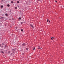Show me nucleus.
<instances>
[{
    "mask_svg": "<svg viewBox=\"0 0 64 64\" xmlns=\"http://www.w3.org/2000/svg\"><path fill=\"white\" fill-rule=\"evenodd\" d=\"M2 44V45H3H3H4V44Z\"/></svg>",
    "mask_w": 64,
    "mask_h": 64,
    "instance_id": "bb28decb",
    "label": "nucleus"
},
{
    "mask_svg": "<svg viewBox=\"0 0 64 64\" xmlns=\"http://www.w3.org/2000/svg\"><path fill=\"white\" fill-rule=\"evenodd\" d=\"M22 46H24L26 45V44L25 43H24L22 44Z\"/></svg>",
    "mask_w": 64,
    "mask_h": 64,
    "instance_id": "f257e3e1",
    "label": "nucleus"
},
{
    "mask_svg": "<svg viewBox=\"0 0 64 64\" xmlns=\"http://www.w3.org/2000/svg\"><path fill=\"white\" fill-rule=\"evenodd\" d=\"M3 1V0H2V1Z\"/></svg>",
    "mask_w": 64,
    "mask_h": 64,
    "instance_id": "7c9ffc66",
    "label": "nucleus"
},
{
    "mask_svg": "<svg viewBox=\"0 0 64 64\" xmlns=\"http://www.w3.org/2000/svg\"><path fill=\"white\" fill-rule=\"evenodd\" d=\"M53 39H54V37H52L51 38V39L52 40H53Z\"/></svg>",
    "mask_w": 64,
    "mask_h": 64,
    "instance_id": "39448f33",
    "label": "nucleus"
},
{
    "mask_svg": "<svg viewBox=\"0 0 64 64\" xmlns=\"http://www.w3.org/2000/svg\"><path fill=\"white\" fill-rule=\"evenodd\" d=\"M2 44H0V47H1V46Z\"/></svg>",
    "mask_w": 64,
    "mask_h": 64,
    "instance_id": "412c9836",
    "label": "nucleus"
},
{
    "mask_svg": "<svg viewBox=\"0 0 64 64\" xmlns=\"http://www.w3.org/2000/svg\"><path fill=\"white\" fill-rule=\"evenodd\" d=\"M19 3V1H17V3Z\"/></svg>",
    "mask_w": 64,
    "mask_h": 64,
    "instance_id": "9d476101",
    "label": "nucleus"
},
{
    "mask_svg": "<svg viewBox=\"0 0 64 64\" xmlns=\"http://www.w3.org/2000/svg\"><path fill=\"white\" fill-rule=\"evenodd\" d=\"M8 53H10V51H8Z\"/></svg>",
    "mask_w": 64,
    "mask_h": 64,
    "instance_id": "6ab92c4d",
    "label": "nucleus"
},
{
    "mask_svg": "<svg viewBox=\"0 0 64 64\" xmlns=\"http://www.w3.org/2000/svg\"><path fill=\"white\" fill-rule=\"evenodd\" d=\"M14 8L15 9H17V7L15 6L14 7Z\"/></svg>",
    "mask_w": 64,
    "mask_h": 64,
    "instance_id": "7ed1b4c3",
    "label": "nucleus"
},
{
    "mask_svg": "<svg viewBox=\"0 0 64 64\" xmlns=\"http://www.w3.org/2000/svg\"><path fill=\"white\" fill-rule=\"evenodd\" d=\"M48 21H49V20L48 19L47 20V22H48Z\"/></svg>",
    "mask_w": 64,
    "mask_h": 64,
    "instance_id": "9b49d317",
    "label": "nucleus"
},
{
    "mask_svg": "<svg viewBox=\"0 0 64 64\" xmlns=\"http://www.w3.org/2000/svg\"><path fill=\"white\" fill-rule=\"evenodd\" d=\"M55 2H57V1L56 0Z\"/></svg>",
    "mask_w": 64,
    "mask_h": 64,
    "instance_id": "5701e85b",
    "label": "nucleus"
},
{
    "mask_svg": "<svg viewBox=\"0 0 64 64\" xmlns=\"http://www.w3.org/2000/svg\"><path fill=\"white\" fill-rule=\"evenodd\" d=\"M7 6H8V7H9V6H10V5L9 4H8Z\"/></svg>",
    "mask_w": 64,
    "mask_h": 64,
    "instance_id": "0eeeda50",
    "label": "nucleus"
},
{
    "mask_svg": "<svg viewBox=\"0 0 64 64\" xmlns=\"http://www.w3.org/2000/svg\"><path fill=\"white\" fill-rule=\"evenodd\" d=\"M11 3H13L14 2H13V1H11Z\"/></svg>",
    "mask_w": 64,
    "mask_h": 64,
    "instance_id": "1a4fd4ad",
    "label": "nucleus"
},
{
    "mask_svg": "<svg viewBox=\"0 0 64 64\" xmlns=\"http://www.w3.org/2000/svg\"><path fill=\"white\" fill-rule=\"evenodd\" d=\"M3 46H2V48H3Z\"/></svg>",
    "mask_w": 64,
    "mask_h": 64,
    "instance_id": "393cba45",
    "label": "nucleus"
},
{
    "mask_svg": "<svg viewBox=\"0 0 64 64\" xmlns=\"http://www.w3.org/2000/svg\"><path fill=\"white\" fill-rule=\"evenodd\" d=\"M38 49H41V48H38Z\"/></svg>",
    "mask_w": 64,
    "mask_h": 64,
    "instance_id": "aec40b11",
    "label": "nucleus"
},
{
    "mask_svg": "<svg viewBox=\"0 0 64 64\" xmlns=\"http://www.w3.org/2000/svg\"><path fill=\"white\" fill-rule=\"evenodd\" d=\"M6 47H7V45H6L4 46V47H5V48H6Z\"/></svg>",
    "mask_w": 64,
    "mask_h": 64,
    "instance_id": "4468645a",
    "label": "nucleus"
},
{
    "mask_svg": "<svg viewBox=\"0 0 64 64\" xmlns=\"http://www.w3.org/2000/svg\"><path fill=\"white\" fill-rule=\"evenodd\" d=\"M16 29H17V28H18V27L17 26H16Z\"/></svg>",
    "mask_w": 64,
    "mask_h": 64,
    "instance_id": "a211bd4d",
    "label": "nucleus"
},
{
    "mask_svg": "<svg viewBox=\"0 0 64 64\" xmlns=\"http://www.w3.org/2000/svg\"><path fill=\"white\" fill-rule=\"evenodd\" d=\"M57 15V14H56V15Z\"/></svg>",
    "mask_w": 64,
    "mask_h": 64,
    "instance_id": "c756f323",
    "label": "nucleus"
},
{
    "mask_svg": "<svg viewBox=\"0 0 64 64\" xmlns=\"http://www.w3.org/2000/svg\"><path fill=\"white\" fill-rule=\"evenodd\" d=\"M30 26L32 27V28H34V27H33V25H32V24H30Z\"/></svg>",
    "mask_w": 64,
    "mask_h": 64,
    "instance_id": "f03ea898",
    "label": "nucleus"
},
{
    "mask_svg": "<svg viewBox=\"0 0 64 64\" xmlns=\"http://www.w3.org/2000/svg\"><path fill=\"white\" fill-rule=\"evenodd\" d=\"M19 20H21V18H20V17L19 18Z\"/></svg>",
    "mask_w": 64,
    "mask_h": 64,
    "instance_id": "ddd939ff",
    "label": "nucleus"
},
{
    "mask_svg": "<svg viewBox=\"0 0 64 64\" xmlns=\"http://www.w3.org/2000/svg\"><path fill=\"white\" fill-rule=\"evenodd\" d=\"M50 21H49V23H50Z\"/></svg>",
    "mask_w": 64,
    "mask_h": 64,
    "instance_id": "b1692460",
    "label": "nucleus"
},
{
    "mask_svg": "<svg viewBox=\"0 0 64 64\" xmlns=\"http://www.w3.org/2000/svg\"><path fill=\"white\" fill-rule=\"evenodd\" d=\"M14 49H12V51H13L14 50Z\"/></svg>",
    "mask_w": 64,
    "mask_h": 64,
    "instance_id": "cd10ccee",
    "label": "nucleus"
},
{
    "mask_svg": "<svg viewBox=\"0 0 64 64\" xmlns=\"http://www.w3.org/2000/svg\"><path fill=\"white\" fill-rule=\"evenodd\" d=\"M21 31H22V32H23V29H22L21 30Z\"/></svg>",
    "mask_w": 64,
    "mask_h": 64,
    "instance_id": "423d86ee",
    "label": "nucleus"
},
{
    "mask_svg": "<svg viewBox=\"0 0 64 64\" xmlns=\"http://www.w3.org/2000/svg\"><path fill=\"white\" fill-rule=\"evenodd\" d=\"M1 50H3V49H1Z\"/></svg>",
    "mask_w": 64,
    "mask_h": 64,
    "instance_id": "c85d7f7f",
    "label": "nucleus"
},
{
    "mask_svg": "<svg viewBox=\"0 0 64 64\" xmlns=\"http://www.w3.org/2000/svg\"><path fill=\"white\" fill-rule=\"evenodd\" d=\"M23 23V22H22L20 23L21 24H23V23Z\"/></svg>",
    "mask_w": 64,
    "mask_h": 64,
    "instance_id": "f3484780",
    "label": "nucleus"
},
{
    "mask_svg": "<svg viewBox=\"0 0 64 64\" xmlns=\"http://www.w3.org/2000/svg\"><path fill=\"white\" fill-rule=\"evenodd\" d=\"M24 53H22V55H24Z\"/></svg>",
    "mask_w": 64,
    "mask_h": 64,
    "instance_id": "4be33fe9",
    "label": "nucleus"
},
{
    "mask_svg": "<svg viewBox=\"0 0 64 64\" xmlns=\"http://www.w3.org/2000/svg\"><path fill=\"white\" fill-rule=\"evenodd\" d=\"M35 48H33V50H35Z\"/></svg>",
    "mask_w": 64,
    "mask_h": 64,
    "instance_id": "2eb2a0df",
    "label": "nucleus"
},
{
    "mask_svg": "<svg viewBox=\"0 0 64 64\" xmlns=\"http://www.w3.org/2000/svg\"><path fill=\"white\" fill-rule=\"evenodd\" d=\"M0 52H1L2 53H4V52H3V51H1Z\"/></svg>",
    "mask_w": 64,
    "mask_h": 64,
    "instance_id": "6e6552de",
    "label": "nucleus"
},
{
    "mask_svg": "<svg viewBox=\"0 0 64 64\" xmlns=\"http://www.w3.org/2000/svg\"><path fill=\"white\" fill-rule=\"evenodd\" d=\"M5 15H6V16H8V14H6Z\"/></svg>",
    "mask_w": 64,
    "mask_h": 64,
    "instance_id": "f8f14e48",
    "label": "nucleus"
},
{
    "mask_svg": "<svg viewBox=\"0 0 64 64\" xmlns=\"http://www.w3.org/2000/svg\"><path fill=\"white\" fill-rule=\"evenodd\" d=\"M1 7L2 8H3V6H1Z\"/></svg>",
    "mask_w": 64,
    "mask_h": 64,
    "instance_id": "dca6fc26",
    "label": "nucleus"
},
{
    "mask_svg": "<svg viewBox=\"0 0 64 64\" xmlns=\"http://www.w3.org/2000/svg\"><path fill=\"white\" fill-rule=\"evenodd\" d=\"M26 50H28V48H26Z\"/></svg>",
    "mask_w": 64,
    "mask_h": 64,
    "instance_id": "a878e982",
    "label": "nucleus"
},
{
    "mask_svg": "<svg viewBox=\"0 0 64 64\" xmlns=\"http://www.w3.org/2000/svg\"><path fill=\"white\" fill-rule=\"evenodd\" d=\"M4 17H2L1 18H0V19H3Z\"/></svg>",
    "mask_w": 64,
    "mask_h": 64,
    "instance_id": "20e7f679",
    "label": "nucleus"
}]
</instances>
